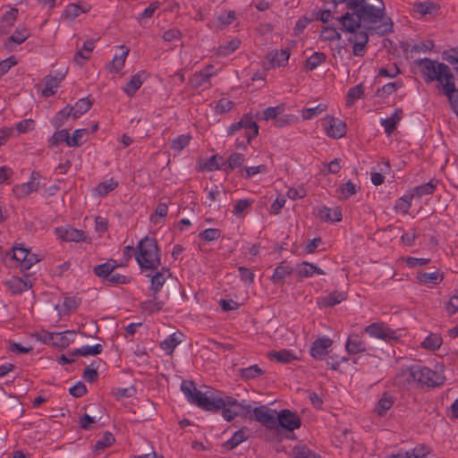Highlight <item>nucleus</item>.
I'll use <instances>...</instances> for the list:
<instances>
[{"mask_svg":"<svg viewBox=\"0 0 458 458\" xmlns=\"http://www.w3.org/2000/svg\"><path fill=\"white\" fill-rule=\"evenodd\" d=\"M335 8L344 4L348 10L336 18L338 29L350 33L352 54L363 56L369 33L384 36L393 31L394 22L386 13L383 0H333Z\"/></svg>","mask_w":458,"mask_h":458,"instance_id":"obj_1","label":"nucleus"},{"mask_svg":"<svg viewBox=\"0 0 458 458\" xmlns=\"http://www.w3.org/2000/svg\"><path fill=\"white\" fill-rule=\"evenodd\" d=\"M137 250L135 259L141 269L157 270L161 265L160 250L156 239L143 238Z\"/></svg>","mask_w":458,"mask_h":458,"instance_id":"obj_2","label":"nucleus"},{"mask_svg":"<svg viewBox=\"0 0 458 458\" xmlns=\"http://www.w3.org/2000/svg\"><path fill=\"white\" fill-rule=\"evenodd\" d=\"M181 390L187 400L194 405L208 411H218L224 408L221 397L211 398L200 390H198L192 381L184 380L181 385Z\"/></svg>","mask_w":458,"mask_h":458,"instance_id":"obj_3","label":"nucleus"},{"mask_svg":"<svg viewBox=\"0 0 458 458\" xmlns=\"http://www.w3.org/2000/svg\"><path fill=\"white\" fill-rule=\"evenodd\" d=\"M415 64L421 68V74L426 82L437 81L439 82L437 87L440 88L443 79L445 80V82L449 80H454L449 66L444 63H438L429 58H422L416 60Z\"/></svg>","mask_w":458,"mask_h":458,"instance_id":"obj_4","label":"nucleus"},{"mask_svg":"<svg viewBox=\"0 0 458 458\" xmlns=\"http://www.w3.org/2000/svg\"><path fill=\"white\" fill-rule=\"evenodd\" d=\"M410 376L414 381L428 387L439 386L444 384L445 379L442 373L420 365H414L410 368Z\"/></svg>","mask_w":458,"mask_h":458,"instance_id":"obj_5","label":"nucleus"},{"mask_svg":"<svg viewBox=\"0 0 458 458\" xmlns=\"http://www.w3.org/2000/svg\"><path fill=\"white\" fill-rule=\"evenodd\" d=\"M242 130L244 131L243 137L246 139L247 143H250L259 134V125L250 114H244L239 122L232 123L228 128V135H233L234 132Z\"/></svg>","mask_w":458,"mask_h":458,"instance_id":"obj_6","label":"nucleus"},{"mask_svg":"<svg viewBox=\"0 0 458 458\" xmlns=\"http://www.w3.org/2000/svg\"><path fill=\"white\" fill-rule=\"evenodd\" d=\"M276 428L279 427L293 432L301 426V418L293 411L284 409L276 413Z\"/></svg>","mask_w":458,"mask_h":458,"instance_id":"obj_7","label":"nucleus"},{"mask_svg":"<svg viewBox=\"0 0 458 458\" xmlns=\"http://www.w3.org/2000/svg\"><path fill=\"white\" fill-rule=\"evenodd\" d=\"M276 411L266 405H260L253 409L252 420H256L267 428H276Z\"/></svg>","mask_w":458,"mask_h":458,"instance_id":"obj_8","label":"nucleus"},{"mask_svg":"<svg viewBox=\"0 0 458 458\" xmlns=\"http://www.w3.org/2000/svg\"><path fill=\"white\" fill-rule=\"evenodd\" d=\"M365 333L384 341L396 340V333L385 323L375 322L366 327Z\"/></svg>","mask_w":458,"mask_h":458,"instance_id":"obj_9","label":"nucleus"},{"mask_svg":"<svg viewBox=\"0 0 458 458\" xmlns=\"http://www.w3.org/2000/svg\"><path fill=\"white\" fill-rule=\"evenodd\" d=\"M325 121L327 135L334 139H341L346 133V124L344 122L332 116H327Z\"/></svg>","mask_w":458,"mask_h":458,"instance_id":"obj_10","label":"nucleus"},{"mask_svg":"<svg viewBox=\"0 0 458 458\" xmlns=\"http://www.w3.org/2000/svg\"><path fill=\"white\" fill-rule=\"evenodd\" d=\"M5 285L13 294H20L30 289L33 284L30 279V275L26 274L23 277H13L5 282Z\"/></svg>","mask_w":458,"mask_h":458,"instance_id":"obj_11","label":"nucleus"},{"mask_svg":"<svg viewBox=\"0 0 458 458\" xmlns=\"http://www.w3.org/2000/svg\"><path fill=\"white\" fill-rule=\"evenodd\" d=\"M332 344L333 341L328 337L318 338L312 343L310 353L313 358L321 360L328 353Z\"/></svg>","mask_w":458,"mask_h":458,"instance_id":"obj_12","label":"nucleus"},{"mask_svg":"<svg viewBox=\"0 0 458 458\" xmlns=\"http://www.w3.org/2000/svg\"><path fill=\"white\" fill-rule=\"evenodd\" d=\"M443 93L447 97L454 112L458 116V89L455 87L454 80H449L445 83L441 82Z\"/></svg>","mask_w":458,"mask_h":458,"instance_id":"obj_13","label":"nucleus"},{"mask_svg":"<svg viewBox=\"0 0 458 458\" xmlns=\"http://www.w3.org/2000/svg\"><path fill=\"white\" fill-rule=\"evenodd\" d=\"M345 349L351 355L363 352L366 351V343L362 340L360 335L352 334L345 343Z\"/></svg>","mask_w":458,"mask_h":458,"instance_id":"obj_14","label":"nucleus"},{"mask_svg":"<svg viewBox=\"0 0 458 458\" xmlns=\"http://www.w3.org/2000/svg\"><path fill=\"white\" fill-rule=\"evenodd\" d=\"M290 57L289 49H281L280 51H270L267 55V61L273 67L275 66H285Z\"/></svg>","mask_w":458,"mask_h":458,"instance_id":"obj_15","label":"nucleus"},{"mask_svg":"<svg viewBox=\"0 0 458 458\" xmlns=\"http://www.w3.org/2000/svg\"><path fill=\"white\" fill-rule=\"evenodd\" d=\"M169 268L162 267L161 271H157L155 275L151 276L150 290L153 295H157L164 285L165 280L171 276Z\"/></svg>","mask_w":458,"mask_h":458,"instance_id":"obj_16","label":"nucleus"},{"mask_svg":"<svg viewBox=\"0 0 458 458\" xmlns=\"http://www.w3.org/2000/svg\"><path fill=\"white\" fill-rule=\"evenodd\" d=\"M118 266L117 261L111 259L106 263L96 266L93 271L97 276L103 280H106Z\"/></svg>","mask_w":458,"mask_h":458,"instance_id":"obj_17","label":"nucleus"},{"mask_svg":"<svg viewBox=\"0 0 458 458\" xmlns=\"http://www.w3.org/2000/svg\"><path fill=\"white\" fill-rule=\"evenodd\" d=\"M60 237L65 242H81L85 241V232L75 228H60L57 229Z\"/></svg>","mask_w":458,"mask_h":458,"instance_id":"obj_18","label":"nucleus"},{"mask_svg":"<svg viewBox=\"0 0 458 458\" xmlns=\"http://www.w3.org/2000/svg\"><path fill=\"white\" fill-rule=\"evenodd\" d=\"M403 117V110L401 108L395 109L394 113L386 119L381 121V124L385 129V132L390 136L396 129L398 123Z\"/></svg>","mask_w":458,"mask_h":458,"instance_id":"obj_19","label":"nucleus"},{"mask_svg":"<svg viewBox=\"0 0 458 458\" xmlns=\"http://www.w3.org/2000/svg\"><path fill=\"white\" fill-rule=\"evenodd\" d=\"M293 272V268L285 261L281 262L274 270L271 280L274 284H283L286 276Z\"/></svg>","mask_w":458,"mask_h":458,"instance_id":"obj_20","label":"nucleus"},{"mask_svg":"<svg viewBox=\"0 0 458 458\" xmlns=\"http://www.w3.org/2000/svg\"><path fill=\"white\" fill-rule=\"evenodd\" d=\"M248 437H249V428L246 427H242L241 429L236 431L229 440H227L224 444V446L227 450H233L236 446H238L241 443L245 441Z\"/></svg>","mask_w":458,"mask_h":458,"instance_id":"obj_21","label":"nucleus"},{"mask_svg":"<svg viewBox=\"0 0 458 458\" xmlns=\"http://www.w3.org/2000/svg\"><path fill=\"white\" fill-rule=\"evenodd\" d=\"M267 357L271 360H276L284 364L290 363L291 361L297 359L292 351L286 349H282L280 351H271L267 353Z\"/></svg>","mask_w":458,"mask_h":458,"instance_id":"obj_22","label":"nucleus"},{"mask_svg":"<svg viewBox=\"0 0 458 458\" xmlns=\"http://www.w3.org/2000/svg\"><path fill=\"white\" fill-rule=\"evenodd\" d=\"M296 273H297V276L301 278L310 277L314 274H318V275L325 274V272L321 268L318 267L317 266H315L311 263L306 262V261H303L302 263H301L297 266Z\"/></svg>","mask_w":458,"mask_h":458,"instance_id":"obj_23","label":"nucleus"},{"mask_svg":"<svg viewBox=\"0 0 458 458\" xmlns=\"http://www.w3.org/2000/svg\"><path fill=\"white\" fill-rule=\"evenodd\" d=\"M30 37V32L25 27L17 28L13 35H11L4 43V47L12 50V43L21 44Z\"/></svg>","mask_w":458,"mask_h":458,"instance_id":"obj_24","label":"nucleus"},{"mask_svg":"<svg viewBox=\"0 0 458 458\" xmlns=\"http://www.w3.org/2000/svg\"><path fill=\"white\" fill-rule=\"evenodd\" d=\"M438 181L437 179H431L428 182L416 186L412 189L411 197H417L421 198L425 195H430L433 194L435 191L437 186Z\"/></svg>","mask_w":458,"mask_h":458,"instance_id":"obj_25","label":"nucleus"},{"mask_svg":"<svg viewBox=\"0 0 458 458\" xmlns=\"http://www.w3.org/2000/svg\"><path fill=\"white\" fill-rule=\"evenodd\" d=\"M318 216L325 222H339L342 220V212L339 208H330L324 207L319 209Z\"/></svg>","mask_w":458,"mask_h":458,"instance_id":"obj_26","label":"nucleus"},{"mask_svg":"<svg viewBox=\"0 0 458 458\" xmlns=\"http://www.w3.org/2000/svg\"><path fill=\"white\" fill-rule=\"evenodd\" d=\"M38 189V182L29 181L28 182L13 187V193L18 199L24 198Z\"/></svg>","mask_w":458,"mask_h":458,"instance_id":"obj_27","label":"nucleus"},{"mask_svg":"<svg viewBox=\"0 0 458 458\" xmlns=\"http://www.w3.org/2000/svg\"><path fill=\"white\" fill-rule=\"evenodd\" d=\"M417 279L421 284H438L443 281L444 275L440 274L438 270L430 273L420 271L417 274Z\"/></svg>","mask_w":458,"mask_h":458,"instance_id":"obj_28","label":"nucleus"},{"mask_svg":"<svg viewBox=\"0 0 458 458\" xmlns=\"http://www.w3.org/2000/svg\"><path fill=\"white\" fill-rule=\"evenodd\" d=\"M347 299V295L344 292L335 291L326 297H323L318 302L323 307H333Z\"/></svg>","mask_w":458,"mask_h":458,"instance_id":"obj_29","label":"nucleus"},{"mask_svg":"<svg viewBox=\"0 0 458 458\" xmlns=\"http://www.w3.org/2000/svg\"><path fill=\"white\" fill-rule=\"evenodd\" d=\"M93 102L89 98H83L79 99L72 108V118L77 119L83 114L88 112L92 106Z\"/></svg>","mask_w":458,"mask_h":458,"instance_id":"obj_30","label":"nucleus"},{"mask_svg":"<svg viewBox=\"0 0 458 458\" xmlns=\"http://www.w3.org/2000/svg\"><path fill=\"white\" fill-rule=\"evenodd\" d=\"M394 398L388 393H384L382 397L378 400L375 411L378 416H384L386 411L393 406Z\"/></svg>","mask_w":458,"mask_h":458,"instance_id":"obj_31","label":"nucleus"},{"mask_svg":"<svg viewBox=\"0 0 458 458\" xmlns=\"http://www.w3.org/2000/svg\"><path fill=\"white\" fill-rule=\"evenodd\" d=\"M64 78V74H62L60 78L54 76L46 77V87L42 91L43 96L51 97L55 93V89L59 86L61 81Z\"/></svg>","mask_w":458,"mask_h":458,"instance_id":"obj_32","label":"nucleus"},{"mask_svg":"<svg viewBox=\"0 0 458 458\" xmlns=\"http://www.w3.org/2000/svg\"><path fill=\"white\" fill-rule=\"evenodd\" d=\"M238 372L240 377L246 381L259 377L264 374V370H262L258 365H251L248 368L240 369Z\"/></svg>","mask_w":458,"mask_h":458,"instance_id":"obj_33","label":"nucleus"},{"mask_svg":"<svg viewBox=\"0 0 458 458\" xmlns=\"http://www.w3.org/2000/svg\"><path fill=\"white\" fill-rule=\"evenodd\" d=\"M75 331H64L62 333L55 334V344L61 347H66L74 341Z\"/></svg>","mask_w":458,"mask_h":458,"instance_id":"obj_34","label":"nucleus"},{"mask_svg":"<svg viewBox=\"0 0 458 458\" xmlns=\"http://www.w3.org/2000/svg\"><path fill=\"white\" fill-rule=\"evenodd\" d=\"M234 415H237V417L239 416L252 420L253 409L251 405L248 403L245 400L238 402V403L234 407Z\"/></svg>","mask_w":458,"mask_h":458,"instance_id":"obj_35","label":"nucleus"},{"mask_svg":"<svg viewBox=\"0 0 458 458\" xmlns=\"http://www.w3.org/2000/svg\"><path fill=\"white\" fill-rule=\"evenodd\" d=\"M327 59V56L322 52H315L305 61V68L312 71L323 64Z\"/></svg>","mask_w":458,"mask_h":458,"instance_id":"obj_36","label":"nucleus"},{"mask_svg":"<svg viewBox=\"0 0 458 458\" xmlns=\"http://www.w3.org/2000/svg\"><path fill=\"white\" fill-rule=\"evenodd\" d=\"M114 437L111 432H105L103 437L96 442L94 451L98 454H100L106 447L110 446L114 442Z\"/></svg>","mask_w":458,"mask_h":458,"instance_id":"obj_37","label":"nucleus"},{"mask_svg":"<svg viewBox=\"0 0 458 458\" xmlns=\"http://www.w3.org/2000/svg\"><path fill=\"white\" fill-rule=\"evenodd\" d=\"M143 81L141 80V75L140 73H136L132 75L129 82L124 87V92L131 97L136 91L141 87Z\"/></svg>","mask_w":458,"mask_h":458,"instance_id":"obj_38","label":"nucleus"},{"mask_svg":"<svg viewBox=\"0 0 458 458\" xmlns=\"http://www.w3.org/2000/svg\"><path fill=\"white\" fill-rule=\"evenodd\" d=\"M86 12H88V9L83 6L77 4H71L65 8L63 16L66 20L72 21L81 13H84Z\"/></svg>","mask_w":458,"mask_h":458,"instance_id":"obj_39","label":"nucleus"},{"mask_svg":"<svg viewBox=\"0 0 458 458\" xmlns=\"http://www.w3.org/2000/svg\"><path fill=\"white\" fill-rule=\"evenodd\" d=\"M364 95L363 86L362 84L356 85L349 89L346 95V106H352L355 101L359 98H361Z\"/></svg>","mask_w":458,"mask_h":458,"instance_id":"obj_40","label":"nucleus"},{"mask_svg":"<svg viewBox=\"0 0 458 458\" xmlns=\"http://www.w3.org/2000/svg\"><path fill=\"white\" fill-rule=\"evenodd\" d=\"M69 116H72V108L71 106H66L61 111L57 112L55 115L52 123L55 127H61Z\"/></svg>","mask_w":458,"mask_h":458,"instance_id":"obj_41","label":"nucleus"},{"mask_svg":"<svg viewBox=\"0 0 458 458\" xmlns=\"http://www.w3.org/2000/svg\"><path fill=\"white\" fill-rule=\"evenodd\" d=\"M442 344V337L437 334H430L421 343V346L428 350H437Z\"/></svg>","mask_w":458,"mask_h":458,"instance_id":"obj_42","label":"nucleus"},{"mask_svg":"<svg viewBox=\"0 0 458 458\" xmlns=\"http://www.w3.org/2000/svg\"><path fill=\"white\" fill-rule=\"evenodd\" d=\"M181 343V340L173 334L169 335L166 339H165L160 344V347L164 350L167 354H172L174 351L175 347Z\"/></svg>","mask_w":458,"mask_h":458,"instance_id":"obj_43","label":"nucleus"},{"mask_svg":"<svg viewBox=\"0 0 458 458\" xmlns=\"http://www.w3.org/2000/svg\"><path fill=\"white\" fill-rule=\"evenodd\" d=\"M18 16V9L17 8H12L9 11H7L2 17V25H1V32H4L3 30V28H10L12 27Z\"/></svg>","mask_w":458,"mask_h":458,"instance_id":"obj_44","label":"nucleus"},{"mask_svg":"<svg viewBox=\"0 0 458 458\" xmlns=\"http://www.w3.org/2000/svg\"><path fill=\"white\" fill-rule=\"evenodd\" d=\"M118 183L113 179H110L108 181L100 182L97 188L96 191L98 193L99 196H106L110 191H114L117 187Z\"/></svg>","mask_w":458,"mask_h":458,"instance_id":"obj_45","label":"nucleus"},{"mask_svg":"<svg viewBox=\"0 0 458 458\" xmlns=\"http://www.w3.org/2000/svg\"><path fill=\"white\" fill-rule=\"evenodd\" d=\"M267 172V165H259L257 166H245L241 169V174L245 179H250L252 176L256 175L259 173H266Z\"/></svg>","mask_w":458,"mask_h":458,"instance_id":"obj_46","label":"nucleus"},{"mask_svg":"<svg viewBox=\"0 0 458 458\" xmlns=\"http://www.w3.org/2000/svg\"><path fill=\"white\" fill-rule=\"evenodd\" d=\"M67 140H69V132L67 130L63 129L55 132L49 139L48 142L51 147H55L61 142H65L67 144Z\"/></svg>","mask_w":458,"mask_h":458,"instance_id":"obj_47","label":"nucleus"},{"mask_svg":"<svg viewBox=\"0 0 458 458\" xmlns=\"http://www.w3.org/2000/svg\"><path fill=\"white\" fill-rule=\"evenodd\" d=\"M244 156L241 153L234 152L230 155L227 160V167L225 170H233L236 167L242 166L244 162Z\"/></svg>","mask_w":458,"mask_h":458,"instance_id":"obj_48","label":"nucleus"},{"mask_svg":"<svg viewBox=\"0 0 458 458\" xmlns=\"http://www.w3.org/2000/svg\"><path fill=\"white\" fill-rule=\"evenodd\" d=\"M129 49H125L123 51V53L120 55H115L112 62H111V70L114 71L115 72H118L121 71L125 63L126 56L128 55Z\"/></svg>","mask_w":458,"mask_h":458,"instance_id":"obj_49","label":"nucleus"},{"mask_svg":"<svg viewBox=\"0 0 458 458\" xmlns=\"http://www.w3.org/2000/svg\"><path fill=\"white\" fill-rule=\"evenodd\" d=\"M191 139V135L182 134L172 141L171 148L180 152L189 145Z\"/></svg>","mask_w":458,"mask_h":458,"instance_id":"obj_50","label":"nucleus"},{"mask_svg":"<svg viewBox=\"0 0 458 458\" xmlns=\"http://www.w3.org/2000/svg\"><path fill=\"white\" fill-rule=\"evenodd\" d=\"M240 47V41L238 39H233L226 43V45L220 46L217 53L220 55H228L235 51Z\"/></svg>","mask_w":458,"mask_h":458,"instance_id":"obj_51","label":"nucleus"},{"mask_svg":"<svg viewBox=\"0 0 458 458\" xmlns=\"http://www.w3.org/2000/svg\"><path fill=\"white\" fill-rule=\"evenodd\" d=\"M253 203V200L244 199H239L236 204L234 205L233 214L236 216H241L244 213L245 210H247Z\"/></svg>","mask_w":458,"mask_h":458,"instance_id":"obj_52","label":"nucleus"},{"mask_svg":"<svg viewBox=\"0 0 458 458\" xmlns=\"http://www.w3.org/2000/svg\"><path fill=\"white\" fill-rule=\"evenodd\" d=\"M327 106L323 104H319L314 107L307 108L303 111L302 117L305 120L312 119L313 117L320 114L324 111H326Z\"/></svg>","mask_w":458,"mask_h":458,"instance_id":"obj_53","label":"nucleus"},{"mask_svg":"<svg viewBox=\"0 0 458 458\" xmlns=\"http://www.w3.org/2000/svg\"><path fill=\"white\" fill-rule=\"evenodd\" d=\"M106 281L113 285L128 284L131 283V278L124 275L112 272L109 278H107Z\"/></svg>","mask_w":458,"mask_h":458,"instance_id":"obj_54","label":"nucleus"},{"mask_svg":"<svg viewBox=\"0 0 458 458\" xmlns=\"http://www.w3.org/2000/svg\"><path fill=\"white\" fill-rule=\"evenodd\" d=\"M87 132V129H77L73 131L72 137L69 136V140H67L68 147H80L81 145V138Z\"/></svg>","mask_w":458,"mask_h":458,"instance_id":"obj_55","label":"nucleus"},{"mask_svg":"<svg viewBox=\"0 0 458 458\" xmlns=\"http://www.w3.org/2000/svg\"><path fill=\"white\" fill-rule=\"evenodd\" d=\"M321 37L327 41L338 40L341 34L334 27H325L321 31Z\"/></svg>","mask_w":458,"mask_h":458,"instance_id":"obj_56","label":"nucleus"},{"mask_svg":"<svg viewBox=\"0 0 458 458\" xmlns=\"http://www.w3.org/2000/svg\"><path fill=\"white\" fill-rule=\"evenodd\" d=\"M221 235V232L216 228H208L199 233V237L205 240L206 242H212L218 239Z\"/></svg>","mask_w":458,"mask_h":458,"instance_id":"obj_57","label":"nucleus"},{"mask_svg":"<svg viewBox=\"0 0 458 458\" xmlns=\"http://www.w3.org/2000/svg\"><path fill=\"white\" fill-rule=\"evenodd\" d=\"M17 59L14 55H11L8 58L0 62V78L4 76L13 66L17 64Z\"/></svg>","mask_w":458,"mask_h":458,"instance_id":"obj_58","label":"nucleus"},{"mask_svg":"<svg viewBox=\"0 0 458 458\" xmlns=\"http://www.w3.org/2000/svg\"><path fill=\"white\" fill-rule=\"evenodd\" d=\"M28 250L29 249H26L23 247H18V246L13 247V259L19 262L21 268V265L24 263L25 259L27 258Z\"/></svg>","mask_w":458,"mask_h":458,"instance_id":"obj_59","label":"nucleus"},{"mask_svg":"<svg viewBox=\"0 0 458 458\" xmlns=\"http://www.w3.org/2000/svg\"><path fill=\"white\" fill-rule=\"evenodd\" d=\"M437 9V5L432 2H420L416 4V11L422 15L431 14Z\"/></svg>","mask_w":458,"mask_h":458,"instance_id":"obj_60","label":"nucleus"},{"mask_svg":"<svg viewBox=\"0 0 458 458\" xmlns=\"http://www.w3.org/2000/svg\"><path fill=\"white\" fill-rule=\"evenodd\" d=\"M340 191L344 199H348L357 192V188L352 182L348 181L340 186Z\"/></svg>","mask_w":458,"mask_h":458,"instance_id":"obj_61","label":"nucleus"},{"mask_svg":"<svg viewBox=\"0 0 458 458\" xmlns=\"http://www.w3.org/2000/svg\"><path fill=\"white\" fill-rule=\"evenodd\" d=\"M283 107L281 106H269L263 111V118L266 121L276 120V117L282 113Z\"/></svg>","mask_w":458,"mask_h":458,"instance_id":"obj_62","label":"nucleus"},{"mask_svg":"<svg viewBox=\"0 0 458 458\" xmlns=\"http://www.w3.org/2000/svg\"><path fill=\"white\" fill-rule=\"evenodd\" d=\"M234 103L227 98H221L216 106V112L218 114H225L233 109Z\"/></svg>","mask_w":458,"mask_h":458,"instance_id":"obj_63","label":"nucleus"},{"mask_svg":"<svg viewBox=\"0 0 458 458\" xmlns=\"http://www.w3.org/2000/svg\"><path fill=\"white\" fill-rule=\"evenodd\" d=\"M163 301H157L156 295H154V299L145 301L143 304V308L145 310L153 313L160 310L163 308Z\"/></svg>","mask_w":458,"mask_h":458,"instance_id":"obj_64","label":"nucleus"}]
</instances>
